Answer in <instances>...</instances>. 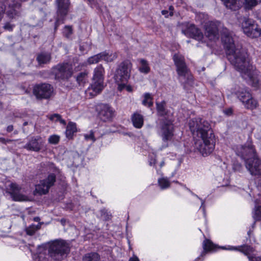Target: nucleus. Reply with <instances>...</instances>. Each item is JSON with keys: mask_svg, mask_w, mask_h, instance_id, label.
<instances>
[{"mask_svg": "<svg viewBox=\"0 0 261 261\" xmlns=\"http://www.w3.org/2000/svg\"><path fill=\"white\" fill-rule=\"evenodd\" d=\"M221 40L226 49L227 58L231 64L252 87H258L260 85L258 71L250 63L247 53L243 49L235 48L232 35L226 28L222 31Z\"/></svg>", "mask_w": 261, "mask_h": 261, "instance_id": "obj_1", "label": "nucleus"}, {"mask_svg": "<svg viewBox=\"0 0 261 261\" xmlns=\"http://www.w3.org/2000/svg\"><path fill=\"white\" fill-rule=\"evenodd\" d=\"M189 127L194 138L198 139L195 142V147L205 156L211 154L215 148V136L208 122L200 118L191 119Z\"/></svg>", "mask_w": 261, "mask_h": 261, "instance_id": "obj_2", "label": "nucleus"}, {"mask_svg": "<svg viewBox=\"0 0 261 261\" xmlns=\"http://www.w3.org/2000/svg\"><path fill=\"white\" fill-rule=\"evenodd\" d=\"M174 64L176 67V71L180 82L185 88L192 86L193 78L189 72L185 62L184 57L179 54H175L173 57Z\"/></svg>", "mask_w": 261, "mask_h": 261, "instance_id": "obj_3", "label": "nucleus"}, {"mask_svg": "<svg viewBox=\"0 0 261 261\" xmlns=\"http://www.w3.org/2000/svg\"><path fill=\"white\" fill-rule=\"evenodd\" d=\"M68 244L64 240H55L52 242L48 250V255L55 261H62L69 253Z\"/></svg>", "mask_w": 261, "mask_h": 261, "instance_id": "obj_4", "label": "nucleus"}, {"mask_svg": "<svg viewBox=\"0 0 261 261\" xmlns=\"http://www.w3.org/2000/svg\"><path fill=\"white\" fill-rule=\"evenodd\" d=\"M105 69L101 65L97 66L94 69L93 81L90 87L86 90L87 96H95L103 88V75Z\"/></svg>", "mask_w": 261, "mask_h": 261, "instance_id": "obj_5", "label": "nucleus"}, {"mask_svg": "<svg viewBox=\"0 0 261 261\" xmlns=\"http://www.w3.org/2000/svg\"><path fill=\"white\" fill-rule=\"evenodd\" d=\"M51 171L53 172L48 174V176L40 181V183L36 186L35 191L40 195L47 194L50 187L53 186L56 181V176L60 174V171L54 165L50 166Z\"/></svg>", "mask_w": 261, "mask_h": 261, "instance_id": "obj_6", "label": "nucleus"}, {"mask_svg": "<svg viewBox=\"0 0 261 261\" xmlns=\"http://www.w3.org/2000/svg\"><path fill=\"white\" fill-rule=\"evenodd\" d=\"M132 68L130 61L126 60L122 62L115 71L114 76L115 82L117 84L126 82L130 76Z\"/></svg>", "mask_w": 261, "mask_h": 261, "instance_id": "obj_7", "label": "nucleus"}, {"mask_svg": "<svg viewBox=\"0 0 261 261\" xmlns=\"http://www.w3.org/2000/svg\"><path fill=\"white\" fill-rule=\"evenodd\" d=\"M52 72L56 79L65 80L71 77L73 74L72 67L67 63L59 64L53 68Z\"/></svg>", "mask_w": 261, "mask_h": 261, "instance_id": "obj_8", "label": "nucleus"}, {"mask_svg": "<svg viewBox=\"0 0 261 261\" xmlns=\"http://www.w3.org/2000/svg\"><path fill=\"white\" fill-rule=\"evenodd\" d=\"M57 6V18L55 25L56 30L58 26L63 23L65 16L67 14L70 5V0H55Z\"/></svg>", "mask_w": 261, "mask_h": 261, "instance_id": "obj_9", "label": "nucleus"}, {"mask_svg": "<svg viewBox=\"0 0 261 261\" xmlns=\"http://www.w3.org/2000/svg\"><path fill=\"white\" fill-rule=\"evenodd\" d=\"M235 151L238 156L245 161V163L247 160H250L257 155L254 147L251 143L237 146Z\"/></svg>", "mask_w": 261, "mask_h": 261, "instance_id": "obj_10", "label": "nucleus"}, {"mask_svg": "<svg viewBox=\"0 0 261 261\" xmlns=\"http://www.w3.org/2000/svg\"><path fill=\"white\" fill-rule=\"evenodd\" d=\"M242 27L244 33L248 37L257 38L261 34V30L252 19L244 18Z\"/></svg>", "mask_w": 261, "mask_h": 261, "instance_id": "obj_11", "label": "nucleus"}, {"mask_svg": "<svg viewBox=\"0 0 261 261\" xmlns=\"http://www.w3.org/2000/svg\"><path fill=\"white\" fill-rule=\"evenodd\" d=\"M221 25L219 21H211L204 25V35L210 40L216 41L219 39L218 30Z\"/></svg>", "mask_w": 261, "mask_h": 261, "instance_id": "obj_12", "label": "nucleus"}, {"mask_svg": "<svg viewBox=\"0 0 261 261\" xmlns=\"http://www.w3.org/2000/svg\"><path fill=\"white\" fill-rule=\"evenodd\" d=\"M95 109L98 118L103 122L111 121L114 117V111L107 104H98Z\"/></svg>", "mask_w": 261, "mask_h": 261, "instance_id": "obj_13", "label": "nucleus"}, {"mask_svg": "<svg viewBox=\"0 0 261 261\" xmlns=\"http://www.w3.org/2000/svg\"><path fill=\"white\" fill-rule=\"evenodd\" d=\"M53 91V87L46 83L37 84L33 87V94L36 98H50Z\"/></svg>", "mask_w": 261, "mask_h": 261, "instance_id": "obj_14", "label": "nucleus"}, {"mask_svg": "<svg viewBox=\"0 0 261 261\" xmlns=\"http://www.w3.org/2000/svg\"><path fill=\"white\" fill-rule=\"evenodd\" d=\"M8 5L6 8L7 16L10 19H16L21 15V4L15 0H5V4Z\"/></svg>", "mask_w": 261, "mask_h": 261, "instance_id": "obj_15", "label": "nucleus"}, {"mask_svg": "<svg viewBox=\"0 0 261 261\" xmlns=\"http://www.w3.org/2000/svg\"><path fill=\"white\" fill-rule=\"evenodd\" d=\"M185 28H182V33L188 37L194 38L198 41L203 39V35L200 30L192 23L184 24Z\"/></svg>", "mask_w": 261, "mask_h": 261, "instance_id": "obj_16", "label": "nucleus"}, {"mask_svg": "<svg viewBox=\"0 0 261 261\" xmlns=\"http://www.w3.org/2000/svg\"><path fill=\"white\" fill-rule=\"evenodd\" d=\"M245 166L252 175H261V160L257 155L250 160H247Z\"/></svg>", "mask_w": 261, "mask_h": 261, "instance_id": "obj_17", "label": "nucleus"}, {"mask_svg": "<svg viewBox=\"0 0 261 261\" xmlns=\"http://www.w3.org/2000/svg\"><path fill=\"white\" fill-rule=\"evenodd\" d=\"M221 248L224 250L239 251L243 253L244 254L248 255V258L250 261H261V257H254L253 256L249 255L250 253L253 252L254 251V249L252 247H251L248 245H243L238 247L228 246V247L223 246L221 247Z\"/></svg>", "mask_w": 261, "mask_h": 261, "instance_id": "obj_18", "label": "nucleus"}, {"mask_svg": "<svg viewBox=\"0 0 261 261\" xmlns=\"http://www.w3.org/2000/svg\"><path fill=\"white\" fill-rule=\"evenodd\" d=\"M21 188L15 183H11L7 188V192L10 194L13 200L14 201H24L27 197L21 194Z\"/></svg>", "mask_w": 261, "mask_h": 261, "instance_id": "obj_19", "label": "nucleus"}, {"mask_svg": "<svg viewBox=\"0 0 261 261\" xmlns=\"http://www.w3.org/2000/svg\"><path fill=\"white\" fill-rule=\"evenodd\" d=\"M161 136L164 142L170 141L173 136V125L170 121H165L161 125Z\"/></svg>", "mask_w": 261, "mask_h": 261, "instance_id": "obj_20", "label": "nucleus"}, {"mask_svg": "<svg viewBox=\"0 0 261 261\" xmlns=\"http://www.w3.org/2000/svg\"><path fill=\"white\" fill-rule=\"evenodd\" d=\"M43 142L40 136H34L31 138L29 141L23 146L29 151H39L42 147Z\"/></svg>", "mask_w": 261, "mask_h": 261, "instance_id": "obj_21", "label": "nucleus"}, {"mask_svg": "<svg viewBox=\"0 0 261 261\" xmlns=\"http://www.w3.org/2000/svg\"><path fill=\"white\" fill-rule=\"evenodd\" d=\"M231 96L237 98H249L251 95L248 88L236 86L231 93Z\"/></svg>", "mask_w": 261, "mask_h": 261, "instance_id": "obj_22", "label": "nucleus"}, {"mask_svg": "<svg viewBox=\"0 0 261 261\" xmlns=\"http://www.w3.org/2000/svg\"><path fill=\"white\" fill-rule=\"evenodd\" d=\"M225 7L233 11L238 10L242 5L240 0H221Z\"/></svg>", "mask_w": 261, "mask_h": 261, "instance_id": "obj_23", "label": "nucleus"}, {"mask_svg": "<svg viewBox=\"0 0 261 261\" xmlns=\"http://www.w3.org/2000/svg\"><path fill=\"white\" fill-rule=\"evenodd\" d=\"M132 121L136 128H140L144 123L143 116L137 112L135 113L132 116Z\"/></svg>", "mask_w": 261, "mask_h": 261, "instance_id": "obj_24", "label": "nucleus"}, {"mask_svg": "<svg viewBox=\"0 0 261 261\" xmlns=\"http://www.w3.org/2000/svg\"><path fill=\"white\" fill-rule=\"evenodd\" d=\"M138 61L139 62V71L142 73L148 74L150 71V68L148 62L143 59H138Z\"/></svg>", "mask_w": 261, "mask_h": 261, "instance_id": "obj_25", "label": "nucleus"}, {"mask_svg": "<svg viewBox=\"0 0 261 261\" xmlns=\"http://www.w3.org/2000/svg\"><path fill=\"white\" fill-rule=\"evenodd\" d=\"M101 61L103 60L107 63L112 62L117 58L116 53H109L106 51L100 53Z\"/></svg>", "mask_w": 261, "mask_h": 261, "instance_id": "obj_26", "label": "nucleus"}, {"mask_svg": "<svg viewBox=\"0 0 261 261\" xmlns=\"http://www.w3.org/2000/svg\"><path fill=\"white\" fill-rule=\"evenodd\" d=\"M203 251L201 252L200 256L203 257L205 255L207 252L213 251L215 248L214 244L210 240H205L203 242Z\"/></svg>", "mask_w": 261, "mask_h": 261, "instance_id": "obj_27", "label": "nucleus"}, {"mask_svg": "<svg viewBox=\"0 0 261 261\" xmlns=\"http://www.w3.org/2000/svg\"><path fill=\"white\" fill-rule=\"evenodd\" d=\"M51 59L50 54L49 53H42L39 54L37 57V60L39 65L47 64Z\"/></svg>", "mask_w": 261, "mask_h": 261, "instance_id": "obj_28", "label": "nucleus"}, {"mask_svg": "<svg viewBox=\"0 0 261 261\" xmlns=\"http://www.w3.org/2000/svg\"><path fill=\"white\" fill-rule=\"evenodd\" d=\"M76 132V127L75 123L70 122L67 125L65 132L66 136L68 139H71L73 134Z\"/></svg>", "mask_w": 261, "mask_h": 261, "instance_id": "obj_29", "label": "nucleus"}, {"mask_svg": "<svg viewBox=\"0 0 261 261\" xmlns=\"http://www.w3.org/2000/svg\"><path fill=\"white\" fill-rule=\"evenodd\" d=\"M245 108L248 109H253L256 108L257 102L256 99H240Z\"/></svg>", "mask_w": 261, "mask_h": 261, "instance_id": "obj_30", "label": "nucleus"}, {"mask_svg": "<svg viewBox=\"0 0 261 261\" xmlns=\"http://www.w3.org/2000/svg\"><path fill=\"white\" fill-rule=\"evenodd\" d=\"M252 217L254 220L253 225L255 222L261 221V205L256 204L252 211Z\"/></svg>", "mask_w": 261, "mask_h": 261, "instance_id": "obj_31", "label": "nucleus"}, {"mask_svg": "<svg viewBox=\"0 0 261 261\" xmlns=\"http://www.w3.org/2000/svg\"><path fill=\"white\" fill-rule=\"evenodd\" d=\"M100 256L96 252L86 254L83 257V261H99Z\"/></svg>", "mask_w": 261, "mask_h": 261, "instance_id": "obj_32", "label": "nucleus"}, {"mask_svg": "<svg viewBox=\"0 0 261 261\" xmlns=\"http://www.w3.org/2000/svg\"><path fill=\"white\" fill-rule=\"evenodd\" d=\"M156 109L159 115L163 116L167 114V110L166 109V102L164 100H163L161 102H156Z\"/></svg>", "mask_w": 261, "mask_h": 261, "instance_id": "obj_33", "label": "nucleus"}, {"mask_svg": "<svg viewBox=\"0 0 261 261\" xmlns=\"http://www.w3.org/2000/svg\"><path fill=\"white\" fill-rule=\"evenodd\" d=\"M88 72L86 71L80 73L76 77V81L80 86L84 85L88 81Z\"/></svg>", "mask_w": 261, "mask_h": 261, "instance_id": "obj_34", "label": "nucleus"}, {"mask_svg": "<svg viewBox=\"0 0 261 261\" xmlns=\"http://www.w3.org/2000/svg\"><path fill=\"white\" fill-rule=\"evenodd\" d=\"M261 0H245L244 7L246 9L250 10L256 6Z\"/></svg>", "mask_w": 261, "mask_h": 261, "instance_id": "obj_35", "label": "nucleus"}, {"mask_svg": "<svg viewBox=\"0 0 261 261\" xmlns=\"http://www.w3.org/2000/svg\"><path fill=\"white\" fill-rule=\"evenodd\" d=\"M158 183L162 189L168 188L170 186V182L167 178H161L158 179Z\"/></svg>", "mask_w": 261, "mask_h": 261, "instance_id": "obj_36", "label": "nucleus"}, {"mask_svg": "<svg viewBox=\"0 0 261 261\" xmlns=\"http://www.w3.org/2000/svg\"><path fill=\"white\" fill-rule=\"evenodd\" d=\"M101 61L100 53L92 56L88 59L87 62L89 64L97 63Z\"/></svg>", "mask_w": 261, "mask_h": 261, "instance_id": "obj_37", "label": "nucleus"}, {"mask_svg": "<svg viewBox=\"0 0 261 261\" xmlns=\"http://www.w3.org/2000/svg\"><path fill=\"white\" fill-rule=\"evenodd\" d=\"M40 228L38 225H31L29 227L26 228V232L28 235L32 236L35 232Z\"/></svg>", "mask_w": 261, "mask_h": 261, "instance_id": "obj_38", "label": "nucleus"}, {"mask_svg": "<svg viewBox=\"0 0 261 261\" xmlns=\"http://www.w3.org/2000/svg\"><path fill=\"white\" fill-rule=\"evenodd\" d=\"M6 12L5 0H0V22L3 19Z\"/></svg>", "mask_w": 261, "mask_h": 261, "instance_id": "obj_39", "label": "nucleus"}, {"mask_svg": "<svg viewBox=\"0 0 261 261\" xmlns=\"http://www.w3.org/2000/svg\"><path fill=\"white\" fill-rule=\"evenodd\" d=\"M118 89L119 91L125 89L128 92H132L133 91V87L130 85H125L124 84H122V83H120L118 84Z\"/></svg>", "mask_w": 261, "mask_h": 261, "instance_id": "obj_40", "label": "nucleus"}, {"mask_svg": "<svg viewBox=\"0 0 261 261\" xmlns=\"http://www.w3.org/2000/svg\"><path fill=\"white\" fill-rule=\"evenodd\" d=\"M60 140V137L56 135L50 136L48 138V142L52 144H57Z\"/></svg>", "mask_w": 261, "mask_h": 261, "instance_id": "obj_41", "label": "nucleus"}, {"mask_svg": "<svg viewBox=\"0 0 261 261\" xmlns=\"http://www.w3.org/2000/svg\"><path fill=\"white\" fill-rule=\"evenodd\" d=\"M63 33L64 36H65L66 38L70 37V35L72 33L71 27L69 26H65L64 28Z\"/></svg>", "mask_w": 261, "mask_h": 261, "instance_id": "obj_42", "label": "nucleus"}, {"mask_svg": "<svg viewBox=\"0 0 261 261\" xmlns=\"http://www.w3.org/2000/svg\"><path fill=\"white\" fill-rule=\"evenodd\" d=\"M85 139L86 140H91L93 142H95L96 140V139L95 138L94 132L92 130L90 131V133L89 134H85L84 135Z\"/></svg>", "mask_w": 261, "mask_h": 261, "instance_id": "obj_43", "label": "nucleus"}, {"mask_svg": "<svg viewBox=\"0 0 261 261\" xmlns=\"http://www.w3.org/2000/svg\"><path fill=\"white\" fill-rule=\"evenodd\" d=\"M15 27L14 24H12L9 22H6L3 27L4 29L5 30L9 31L11 32L13 31L14 27Z\"/></svg>", "mask_w": 261, "mask_h": 261, "instance_id": "obj_44", "label": "nucleus"}, {"mask_svg": "<svg viewBox=\"0 0 261 261\" xmlns=\"http://www.w3.org/2000/svg\"><path fill=\"white\" fill-rule=\"evenodd\" d=\"M142 104L148 107H151L153 105L152 99H144L142 101Z\"/></svg>", "mask_w": 261, "mask_h": 261, "instance_id": "obj_45", "label": "nucleus"}, {"mask_svg": "<svg viewBox=\"0 0 261 261\" xmlns=\"http://www.w3.org/2000/svg\"><path fill=\"white\" fill-rule=\"evenodd\" d=\"M61 118V116L58 114H54L49 117V119L52 121H58Z\"/></svg>", "mask_w": 261, "mask_h": 261, "instance_id": "obj_46", "label": "nucleus"}, {"mask_svg": "<svg viewBox=\"0 0 261 261\" xmlns=\"http://www.w3.org/2000/svg\"><path fill=\"white\" fill-rule=\"evenodd\" d=\"M233 169L234 171H241L243 169V167L240 163H236L233 164Z\"/></svg>", "mask_w": 261, "mask_h": 261, "instance_id": "obj_47", "label": "nucleus"}, {"mask_svg": "<svg viewBox=\"0 0 261 261\" xmlns=\"http://www.w3.org/2000/svg\"><path fill=\"white\" fill-rule=\"evenodd\" d=\"M13 140L6 139L3 137H0V142L4 144H7L9 143L13 142Z\"/></svg>", "mask_w": 261, "mask_h": 261, "instance_id": "obj_48", "label": "nucleus"}, {"mask_svg": "<svg viewBox=\"0 0 261 261\" xmlns=\"http://www.w3.org/2000/svg\"><path fill=\"white\" fill-rule=\"evenodd\" d=\"M154 95L151 93H145L143 95V98H152Z\"/></svg>", "mask_w": 261, "mask_h": 261, "instance_id": "obj_49", "label": "nucleus"}, {"mask_svg": "<svg viewBox=\"0 0 261 261\" xmlns=\"http://www.w3.org/2000/svg\"><path fill=\"white\" fill-rule=\"evenodd\" d=\"M224 113L227 115H230L232 113V110L231 108H228L224 110Z\"/></svg>", "mask_w": 261, "mask_h": 261, "instance_id": "obj_50", "label": "nucleus"}, {"mask_svg": "<svg viewBox=\"0 0 261 261\" xmlns=\"http://www.w3.org/2000/svg\"><path fill=\"white\" fill-rule=\"evenodd\" d=\"M156 163V160L153 158H150L149 160V165L150 166L154 165Z\"/></svg>", "mask_w": 261, "mask_h": 261, "instance_id": "obj_51", "label": "nucleus"}, {"mask_svg": "<svg viewBox=\"0 0 261 261\" xmlns=\"http://www.w3.org/2000/svg\"><path fill=\"white\" fill-rule=\"evenodd\" d=\"M5 87L4 83L3 81V79L0 76V90H3V88Z\"/></svg>", "mask_w": 261, "mask_h": 261, "instance_id": "obj_52", "label": "nucleus"}, {"mask_svg": "<svg viewBox=\"0 0 261 261\" xmlns=\"http://www.w3.org/2000/svg\"><path fill=\"white\" fill-rule=\"evenodd\" d=\"M13 130V125H9V126L7 127V131L8 132H12Z\"/></svg>", "mask_w": 261, "mask_h": 261, "instance_id": "obj_53", "label": "nucleus"}, {"mask_svg": "<svg viewBox=\"0 0 261 261\" xmlns=\"http://www.w3.org/2000/svg\"><path fill=\"white\" fill-rule=\"evenodd\" d=\"M129 261H139V258L135 256L129 258Z\"/></svg>", "mask_w": 261, "mask_h": 261, "instance_id": "obj_54", "label": "nucleus"}, {"mask_svg": "<svg viewBox=\"0 0 261 261\" xmlns=\"http://www.w3.org/2000/svg\"><path fill=\"white\" fill-rule=\"evenodd\" d=\"M201 200L202 201L201 207L202 208V210H203V212H204L205 210V205H204V201L202 199H201Z\"/></svg>", "mask_w": 261, "mask_h": 261, "instance_id": "obj_55", "label": "nucleus"}, {"mask_svg": "<svg viewBox=\"0 0 261 261\" xmlns=\"http://www.w3.org/2000/svg\"><path fill=\"white\" fill-rule=\"evenodd\" d=\"M59 121L62 124H63L64 125H66V121L64 119H62L61 118L59 119Z\"/></svg>", "mask_w": 261, "mask_h": 261, "instance_id": "obj_56", "label": "nucleus"}, {"mask_svg": "<svg viewBox=\"0 0 261 261\" xmlns=\"http://www.w3.org/2000/svg\"><path fill=\"white\" fill-rule=\"evenodd\" d=\"M168 11L167 10H162V14L163 15H165L166 16L168 14Z\"/></svg>", "mask_w": 261, "mask_h": 261, "instance_id": "obj_57", "label": "nucleus"}, {"mask_svg": "<svg viewBox=\"0 0 261 261\" xmlns=\"http://www.w3.org/2000/svg\"><path fill=\"white\" fill-rule=\"evenodd\" d=\"M164 161H162L161 163H160V166L161 167H162V166H163L164 165Z\"/></svg>", "mask_w": 261, "mask_h": 261, "instance_id": "obj_58", "label": "nucleus"}, {"mask_svg": "<svg viewBox=\"0 0 261 261\" xmlns=\"http://www.w3.org/2000/svg\"><path fill=\"white\" fill-rule=\"evenodd\" d=\"M87 1H88L89 2V3H90L91 4H92L93 3V2H94V0H87Z\"/></svg>", "mask_w": 261, "mask_h": 261, "instance_id": "obj_59", "label": "nucleus"}, {"mask_svg": "<svg viewBox=\"0 0 261 261\" xmlns=\"http://www.w3.org/2000/svg\"><path fill=\"white\" fill-rule=\"evenodd\" d=\"M28 122L25 121V122H24L23 123V126H25V125H28Z\"/></svg>", "mask_w": 261, "mask_h": 261, "instance_id": "obj_60", "label": "nucleus"}, {"mask_svg": "<svg viewBox=\"0 0 261 261\" xmlns=\"http://www.w3.org/2000/svg\"><path fill=\"white\" fill-rule=\"evenodd\" d=\"M38 219H39V218H38V217H36V218H34V220H35V221H38Z\"/></svg>", "mask_w": 261, "mask_h": 261, "instance_id": "obj_61", "label": "nucleus"}, {"mask_svg": "<svg viewBox=\"0 0 261 261\" xmlns=\"http://www.w3.org/2000/svg\"><path fill=\"white\" fill-rule=\"evenodd\" d=\"M172 8V6H170V10H171V9Z\"/></svg>", "mask_w": 261, "mask_h": 261, "instance_id": "obj_62", "label": "nucleus"}, {"mask_svg": "<svg viewBox=\"0 0 261 261\" xmlns=\"http://www.w3.org/2000/svg\"><path fill=\"white\" fill-rule=\"evenodd\" d=\"M199 258H200V257H198L196 259H199Z\"/></svg>", "mask_w": 261, "mask_h": 261, "instance_id": "obj_63", "label": "nucleus"}]
</instances>
